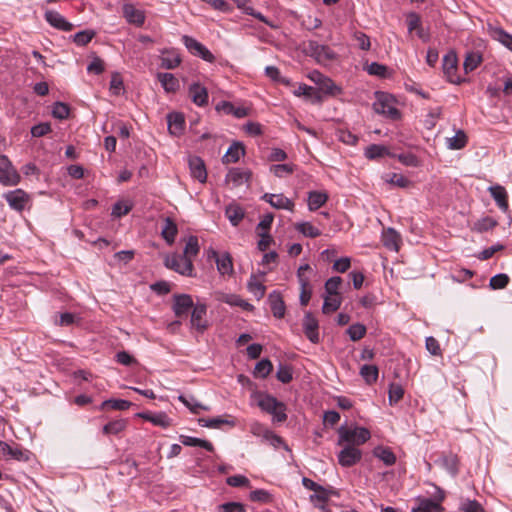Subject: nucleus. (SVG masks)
<instances>
[{
    "label": "nucleus",
    "mask_w": 512,
    "mask_h": 512,
    "mask_svg": "<svg viewBox=\"0 0 512 512\" xmlns=\"http://www.w3.org/2000/svg\"><path fill=\"white\" fill-rule=\"evenodd\" d=\"M189 97L198 106H203L208 102L207 89L199 83H193L189 86Z\"/></svg>",
    "instance_id": "a878e982"
},
{
    "label": "nucleus",
    "mask_w": 512,
    "mask_h": 512,
    "mask_svg": "<svg viewBox=\"0 0 512 512\" xmlns=\"http://www.w3.org/2000/svg\"><path fill=\"white\" fill-rule=\"evenodd\" d=\"M338 435L339 439L337 444L338 445H352V446H359L367 442L370 437V431L364 427H353L348 428L346 426H341L338 429Z\"/></svg>",
    "instance_id": "f03ea898"
},
{
    "label": "nucleus",
    "mask_w": 512,
    "mask_h": 512,
    "mask_svg": "<svg viewBox=\"0 0 512 512\" xmlns=\"http://www.w3.org/2000/svg\"><path fill=\"white\" fill-rule=\"evenodd\" d=\"M296 230L306 237L316 238L321 235V230L312 225L310 222L297 223Z\"/></svg>",
    "instance_id": "a18cd8bd"
},
{
    "label": "nucleus",
    "mask_w": 512,
    "mask_h": 512,
    "mask_svg": "<svg viewBox=\"0 0 512 512\" xmlns=\"http://www.w3.org/2000/svg\"><path fill=\"white\" fill-rule=\"evenodd\" d=\"M376 101L373 104V108L376 113L382 114L390 119H398L400 117L399 110L395 107L394 98L387 93H377Z\"/></svg>",
    "instance_id": "7ed1b4c3"
},
{
    "label": "nucleus",
    "mask_w": 512,
    "mask_h": 512,
    "mask_svg": "<svg viewBox=\"0 0 512 512\" xmlns=\"http://www.w3.org/2000/svg\"><path fill=\"white\" fill-rule=\"evenodd\" d=\"M457 71V56L454 52L447 53L443 58V72L449 82L459 84L460 78L456 75Z\"/></svg>",
    "instance_id": "f8f14e48"
},
{
    "label": "nucleus",
    "mask_w": 512,
    "mask_h": 512,
    "mask_svg": "<svg viewBox=\"0 0 512 512\" xmlns=\"http://www.w3.org/2000/svg\"><path fill=\"white\" fill-rule=\"evenodd\" d=\"M245 215V209L235 202L226 206V217L233 226H237L244 219Z\"/></svg>",
    "instance_id": "c756f323"
},
{
    "label": "nucleus",
    "mask_w": 512,
    "mask_h": 512,
    "mask_svg": "<svg viewBox=\"0 0 512 512\" xmlns=\"http://www.w3.org/2000/svg\"><path fill=\"white\" fill-rule=\"evenodd\" d=\"M272 314L276 318H283L286 311V306L283 301L281 294L277 291H273L268 297Z\"/></svg>",
    "instance_id": "393cba45"
},
{
    "label": "nucleus",
    "mask_w": 512,
    "mask_h": 512,
    "mask_svg": "<svg viewBox=\"0 0 512 512\" xmlns=\"http://www.w3.org/2000/svg\"><path fill=\"white\" fill-rule=\"evenodd\" d=\"M276 377L284 384L289 383L293 378L292 368L289 365L280 364L276 372Z\"/></svg>",
    "instance_id": "0e129e2a"
},
{
    "label": "nucleus",
    "mask_w": 512,
    "mask_h": 512,
    "mask_svg": "<svg viewBox=\"0 0 512 512\" xmlns=\"http://www.w3.org/2000/svg\"><path fill=\"white\" fill-rule=\"evenodd\" d=\"M194 306L192 297L189 294H175L173 296V312L176 317H187Z\"/></svg>",
    "instance_id": "0eeeda50"
},
{
    "label": "nucleus",
    "mask_w": 512,
    "mask_h": 512,
    "mask_svg": "<svg viewBox=\"0 0 512 512\" xmlns=\"http://www.w3.org/2000/svg\"><path fill=\"white\" fill-rule=\"evenodd\" d=\"M488 33L489 35L496 41L500 42L502 45L507 47L512 51V35L507 33L502 27L488 25Z\"/></svg>",
    "instance_id": "5701e85b"
},
{
    "label": "nucleus",
    "mask_w": 512,
    "mask_h": 512,
    "mask_svg": "<svg viewBox=\"0 0 512 512\" xmlns=\"http://www.w3.org/2000/svg\"><path fill=\"white\" fill-rule=\"evenodd\" d=\"M440 465L452 476H456L459 471V459L453 453L443 454L439 459Z\"/></svg>",
    "instance_id": "7c9ffc66"
},
{
    "label": "nucleus",
    "mask_w": 512,
    "mask_h": 512,
    "mask_svg": "<svg viewBox=\"0 0 512 512\" xmlns=\"http://www.w3.org/2000/svg\"><path fill=\"white\" fill-rule=\"evenodd\" d=\"M0 452L3 455L10 456L15 460H27V457H25L24 452L19 447H12L3 441H0Z\"/></svg>",
    "instance_id": "58836bf2"
},
{
    "label": "nucleus",
    "mask_w": 512,
    "mask_h": 512,
    "mask_svg": "<svg viewBox=\"0 0 512 512\" xmlns=\"http://www.w3.org/2000/svg\"><path fill=\"white\" fill-rule=\"evenodd\" d=\"M320 79L321 81L319 88L323 93L335 96L341 92V88L337 86L330 78L325 76L324 78Z\"/></svg>",
    "instance_id": "09e8293b"
},
{
    "label": "nucleus",
    "mask_w": 512,
    "mask_h": 512,
    "mask_svg": "<svg viewBox=\"0 0 512 512\" xmlns=\"http://www.w3.org/2000/svg\"><path fill=\"white\" fill-rule=\"evenodd\" d=\"M306 51L318 63H326L336 58V54L329 46L319 44L317 41H308Z\"/></svg>",
    "instance_id": "20e7f679"
},
{
    "label": "nucleus",
    "mask_w": 512,
    "mask_h": 512,
    "mask_svg": "<svg viewBox=\"0 0 512 512\" xmlns=\"http://www.w3.org/2000/svg\"><path fill=\"white\" fill-rule=\"evenodd\" d=\"M360 375L367 384H373L378 379L379 371L375 365H363L360 368Z\"/></svg>",
    "instance_id": "79ce46f5"
},
{
    "label": "nucleus",
    "mask_w": 512,
    "mask_h": 512,
    "mask_svg": "<svg viewBox=\"0 0 512 512\" xmlns=\"http://www.w3.org/2000/svg\"><path fill=\"white\" fill-rule=\"evenodd\" d=\"M165 265L181 275H193L194 266L192 260L186 259L182 255L173 254L172 256H167L165 258Z\"/></svg>",
    "instance_id": "39448f33"
},
{
    "label": "nucleus",
    "mask_w": 512,
    "mask_h": 512,
    "mask_svg": "<svg viewBox=\"0 0 512 512\" xmlns=\"http://www.w3.org/2000/svg\"><path fill=\"white\" fill-rule=\"evenodd\" d=\"M252 112L250 105L244 102L233 103L226 101V114H232L237 119H242L249 116Z\"/></svg>",
    "instance_id": "cd10ccee"
},
{
    "label": "nucleus",
    "mask_w": 512,
    "mask_h": 512,
    "mask_svg": "<svg viewBox=\"0 0 512 512\" xmlns=\"http://www.w3.org/2000/svg\"><path fill=\"white\" fill-rule=\"evenodd\" d=\"M388 154V149L383 145L372 144L365 149V156L368 159H377Z\"/></svg>",
    "instance_id": "8fccbe9b"
},
{
    "label": "nucleus",
    "mask_w": 512,
    "mask_h": 512,
    "mask_svg": "<svg viewBox=\"0 0 512 512\" xmlns=\"http://www.w3.org/2000/svg\"><path fill=\"white\" fill-rule=\"evenodd\" d=\"M248 288L251 293H253L257 299H261L266 292V287L259 282L256 277H252L248 283Z\"/></svg>",
    "instance_id": "e2e57ef3"
},
{
    "label": "nucleus",
    "mask_w": 512,
    "mask_h": 512,
    "mask_svg": "<svg viewBox=\"0 0 512 512\" xmlns=\"http://www.w3.org/2000/svg\"><path fill=\"white\" fill-rule=\"evenodd\" d=\"M95 36V32L91 30H84L74 35V42L79 46L88 44Z\"/></svg>",
    "instance_id": "338daca9"
},
{
    "label": "nucleus",
    "mask_w": 512,
    "mask_h": 512,
    "mask_svg": "<svg viewBox=\"0 0 512 512\" xmlns=\"http://www.w3.org/2000/svg\"><path fill=\"white\" fill-rule=\"evenodd\" d=\"M256 404L268 414L273 416L276 422H284L287 419L286 406L283 402L278 401L275 397L258 392L254 395Z\"/></svg>",
    "instance_id": "f257e3e1"
},
{
    "label": "nucleus",
    "mask_w": 512,
    "mask_h": 512,
    "mask_svg": "<svg viewBox=\"0 0 512 512\" xmlns=\"http://www.w3.org/2000/svg\"><path fill=\"white\" fill-rule=\"evenodd\" d=\"M463 512H485L482 505L476 500H466L461 504Z\"/></svg>",
    "instance_id": "774afa93"
},
{
    "label": "nucleus",
    "mask_w": 512,
    "mask_h": 512,
    "mask_svg": "<svg viewBox=\"0 0 512 512\" xmlns=\"http://www.w3.org/2000/svg\"><path fill=\"white\" fill-rule=\"evenodd\" d=\"M342 303V297L340 295H328L324 296V303L322 306V312L324 314H330L337 311Z\"/></svg>",
    "instance_id": "f704fd0d"
},
{
    "label": "nucleus",
    "mask_w": 512,
    "mask_h": 512,
    "mask_svg": "<svg viewBox=\"0 0 512 512\" xmlns=\"http://www.w3.org/2000/svg\"><path fill=\"white\" fill-rule=\"evenodd\" d=\"M252 173L247 168H232L226 174V184L232 183L234 186L249 185Z\"/></svg>",
    "instance_id": "9b49d317"
},
{
    "label": "nucleus",
    "mask_w": 512,
    "mask_h": 512,
    "mask_svg": "<svg viewBox=\"0 0 512 512\" xmlns=\"http://www.w3.org/2000/svg\"><path fill=\"white\" fill-rule=\"evenodd\" d=\"M273 365L270 360L262 359L254 368V375L258 378H266L272 371Z\"/></svg>",
    "instance_id": "49530a36"
},
{
    "label": "nucleus",
    "mask_w": 512,
    "mask_h": 512,
    "mask_svg": "<svg viewBox=\"0 0 512 512\" xmlns=\"http://www.w3.org/2000/svg\"><path fill=\"white\" fill-rule=\"evenodd\" d=\"M361 458V450L352 445H345L338 453V462L342 467H351L357 464Z\"/></svg>",
    "instance_id": "9d476101"
},
{
    "label": "nucleus",
    "mask_w": 512,
    "mask_h": 512,
    "mask_svg": "<svg viewBox=\"0 0 512 512\" xmlns=\"http://www.w3.org/2000/svg\"><path fill=\"white\" fill-rule=\"evenodd\" d=\"M179 401H181L192 413L198 414L201 410H206L207 408L199 403L196 398L192 395L185 396L179 395Z\"/></svg>",
    "instance_id": "a19ab883"
},
{
    "label": "nucleus",
    "mask_w": 512,
    "mask_h": 512,
    "mask_svg": "<svg viewBox=\"0 0 512 512\" xmlns=\"http://www.w3.org/2000/svg\"><path fill=\"white\" fill-rule=\"evenodd\" d=\"M157 78L166 92L174 93L179 89V81L173 74L158 73Z\"/></svg>",
    "instance_id": "72a5a7b5"
},
{
    "label": "nucleus",
    "mask_w": 512,
    "mask_h": 512,
    "mask_svg": "<svg viewBox=\"0 0 512 512\" xmlns=\"http://www.w3.org/2000/svg\"><path fill=\"white\" fill-rule=\"evenodd\" d=\"M180 441L185 446H191V447L199 446V447H202V448H204V449H206L208 451H212L213 450L212 444L210 442L206 441V440H203V439L181 435L180 436Z\"/></svg>",
    "instance_id": "37998d69"
},
{
    "label": "nucleus",
    "mask_w": 512,
    "mask_h": 512,
    "mask_svg": "<svg viewBox=\"0 0 512 512\" xmlns=\"http://www.w3.org/2000/svg\"><path fill=\"white\" fill-rule=\"evenodd\" d=\"M234 4L237 6L238 9H240L243 13L253 16L259 21L267 24L268 26L274 28L275 26L268 21V19L260 12H256L252 5L251 0H232Z\"/></svg>",
    "instance_id": "b1692460"
},
{
    "label": "nucleus",
    "mask_w": 512,
    "mask_h": 512,
    "mask_svg": "<svg viewBox=\"0 0 512 512\" xmlns=\"http://www.w3.org/2000/svg\"><path fill=\"white\" fill-rule=\"evenodd\" d=\"M447 143L450 149H462L467 143V136L464 131L458 130L453 137L447 138Z\"/></svg>",
    "instance_id": "c03bdc74"
},
{
    "label": "nucleus",
    "mask_w": 512,
    "mask_h": 512,
    "mask_svg": "<svg viewBox=\"0 0 512 512\" xmlns=\"http://www.w3.org/2000/svg\"><path fill=\"white\" fill-rule=\"evenodd\" d=\"M182 42L191 54L201 57L208 62H212L214 60L213 54L193 37L184 35L182 37Z\"/></svg>",
    "instance_id": "1a4fd4ad"
},
{
    "label": "nucleus",
    "mask_w": 512,
    "mask_h": 512,
    "mask_svg": "<svg viewBox=\"0 0 512 512\" xmlns=\"http://www.w3.org/2000/svg\"><path fill=\"white\" fill-rule=\"evenodd\" d=\"M70 113V108L67 104L63 102H56L52 109L53 117L63 120L68 118Z\"/></svg>",
    "instance_id": "69168bd1"
},
{
    "label": "nucleus",
    "mask_w": 512,
    "mask_h": 512,
    "mask_svg": "<svg viewBox=\"0 0 512 512\" xmlns=\"http://www.w3.org/2000/svg\"><path fill=\"white\" fill-rule=\"evenodd\" d=\"M388 394L390 405H395L403 398L404 389L400 384L392 383L389 386Z\"/></svg>",
    "instance_id": "5fc2aeb1"
},
{
    "label": "nucleus",
    "mask_w": 512,
    "mask_h": 512,
    "mask_svg": "<svg viewBox=\"0 0 512 512\" xmlns=\"http://www.w3.org/2000/svg\"><path fill=\"white\" fill-rule=\"evenodd\" d=\"M250 431L253 435L262 437L263 439L269 441L274 447H278L283 443L281 437L274 434L271 430H269L266 426H264L261 423H252L250 426Z\"/></svg>",
    "instance_id": "ddd939ff"
},
{
    "label": "nucleus",
    "mask_w": 512,
    "mask_h": 512,
    "mask_svg": "<svg viewBox=\"0 0 512 512\" xmlns=\"http://www.w3.org/2000/svg\"><path fill=\"white\" fill-rule=\"evenodd\" d=\"M206 306L203 304L194 305L191 310V327L202 332L206 328Z\"/></svg>",
    "instance_id": "aec40b11"
},
{
    "label": "nucleus",
    "mask_w": 512,
    "mask_h": 512,
    "mask_svg": "<svg viewBox=\"0 0 512 512\" xmlns=\"http://www.w3.org/2000/svg\"><path fill=\"white\" fill-rule=\"evenodd\" d=\"M181 63V58L177 53H167L161 57V67L164 69H174Z\"/></svg>",
    "instance_id": "6e6d98bb"
},
{
    "label": "nucleus",
    "mask_w": 512,
    "mask_h": 512,
    "mask_svg": "<svg viewBox=\"0 0 512 512\" xmlns=\"http://www.w3.org/2000/svg\"><path fill=\"white\" fill-rule=\"evenodd\" d=\"M19 181V175L13 168L6 155H0V182L5 185H15Z\"/></svg>",
    "instance_id": "6e6552de"
},
{
    "label": "nucleus",
    "mask_w": 512,
    "mask_h": 512,
    "mask_svg": "<svg viewBox=\"0 0 512 512\" xmlns=\"http://www.w3.org/2000/svg\"><path fill=\"white\" fill-rule=\"evenodd\" d=\"M328 200V195L323 192L312 191L308 196V208L310 211H315L322 207Z\"/></svg>",
    "instance_id": "e433bc0d"
},
{
    "label": "nucleus",
    "mask_w": 512,
    "mask_h": 512,
    "mask_svg": "<svg viewBox=\"0 0 512 512\" xmlns=\"http://www.w3.org/2000/svg\"><path fill=\"white\" fill-rule=\"evenodd\" d=\"M177 233L178 228L176 223L170 217L165 218L161 235L165 239L167 244L172 245L175 242Z\"/></svg>",
    "instance_id": "473e14b6"
},
{
    "label": "nucleus",
    "mask_w": 512,
    "mask_h": 512,
    "mask_svg": "<svg viewBox=\"0 0 512 512\" xmlns=\"http://www.w3.org/2000/svg\"><path fill=\"white\" fill-rule=\"evenodd\" d=\"M382 242L387 249L398 251L401 243L400 234L393 228H387L382 233Z\"/></svg>",
    "instance_id": "bb28decb"
},
{
    "label": "nucleus",
    "mask_w": 512,
    "mask_h": 512,
    "mask_svg": "<svg viewBox=\"0 0 512 512\" xmlns=\"http://www.w3.org/2000/svg\"><path fill=\"white\" fill-rule=\"evenodd\" d=\"M191 176L199 182L204 183L207 178V172L204 161L197 156H191L188 159Z\"/></svg>",
    "instance_id": "6ab92c4d"
},
{
    "label": "nucleus",
    "mask_w": 512,
    "mask_h": 512,
    "mask_svg": "<svg viewBox=\"0 0 512 512\" xmlns=\"http://www.w3.org/2000/svg\"><path fill=\"white\" fill-rule=\"evenodd\" d=\"M509 283V277L507 274L500 273L494 275L489 282V285L492 289H503L505 288Z\"/></svg>",
    "instance_id": "680f3d73"
},
{
    "label": "nucleus",
    "mask_w": 512,
    "mask_h": 512,
    "mask_svg": "<svg viewBox=\"0 0 512 512\" xmlns=\"http://www.w3.org/2000/svg\"><path fill=\"white\" fill-rule=\"evenodd\" d=\"M45 20L54 28L62 31H71L73 24L68 22L59 12L48 10L44 14Z\"/></svg>",
    "instance_id": "f3484780"
},
{
    "label": "nucleus",
    "mask_w": 512,
    "mask_h": 512,
    "mask_svg": "<svg viewBox=\"0 0 512 512\" xmlns=\"http://www.w3.org/2000/svg\"><path fill=\"white\" fill-rule=\"evenodd\" d=\"M497 225V221L492 217H485L478 220L473 227L477 232H486L492 230Z\"/></svg>",
    "instance_id": "13d9d810"
},
{
    "label": "nucleus",
    "mask_w": 512,
    "mask_h": 512,
    "mask_svg": "<svg viewBox=\"0 0 512 512\" xmlns=\"http://www.w3.org/2000/svg\"><path fill=\"white\" fill-rule=\"evenodd\" d=\"M384 180H385V182H387L391 185L398 186L401 188H406L410 184V181L406 177H404L402 174H398V173L386 174L384 176Z\"/></svg>",
    "instance_id": "603ef678"
},
{
    "label": "nucleus",
    "mask_w": 512,
    "mask_h": 512,
    "mask_svg": "<svg viewBox=\"0 0 512 512\" xmlns=\"http://www.w3.org/2000/svg\"><path fill=\"white\" fill-rule=\"evenodd\" d=\"M127 424L125 419L113 420L103 426L102 432L104 435H118L126 429Z\"/></svg>",
    "instance_id": "c9c22d12"
},
{
    "label": "nucleus",
    "mask_w": 512,
    "mask_h": 512,
    "mask_svg": "<svg viewBox=\"0 0 512 512\" xmlns=\"http://www.w3.org/2000/svg\"><path fill=\"white\" fill-rule=\"evenodd\" d=\"M347 333L352 341H358L365 336L366 327L363 324L356 323L347 329Z\"/></svg>",
    "instance_id": "052dcab7"
},
{
    "label": "nucleus",
    "mask_w": 512,
    "mask_h": 512,
    "mask_svg": "<svg viewBox=\"0 0 512 512\" xmlns=\"http://www.w3.org/2000/svg\"><path fill=\"white\" fill-rule=\"evenodd\" d=\"M245 145L241 141H233L226 149V162H238L245 155Z\"/></svg>",
    "instance_id": "2f4dec72"
},
{
    "label": "nucleus",
    "mask_w": 512,
    "mask_h": 512,
    "mask_svg": "<svg viewBox=\"0 0 512 512\" xmlns=\"http://www.w3.org/2000/svg\"><path fill=\"white\" fill-rule=\"evenodd\" d=\"M140 418L151 422L155 426L167 428L172 425V420L165 412L150 413L142 412L137 414Z\"/></svg>",
    "instance_id": "4be33fe9"
},
{
    "label": "nucleus",
    "mask_w": 512,
    "mask_h": 512,
    "mask_svg": "<svg viewBox=\"0 0 512 512\" xmlns=\"http://www.w3.org/2000/svg\"><path fill=\"white\" fill-rule=\"evenodd\" d=\"M123 16L128 23L142 26L145 22V14L142 10L137 9L133 4L126 3L122 7Z\"/></svg>",
    "instance_id": "dca6fc26"
},
{
    "label": "nucleus",
    "mask_w": 512,
    "mask_h": 512,
    "mask_svg": "<svg viewBox=\"0 0 512 512\" xmlns=\"http://www.w3.org/2000/svg\"><path fill=\"white\" fill-rule=\"evenodd\" d=\"M481 61L482 57L480 54L475 52L468 53L463 64L466 73L475 70L480 65Z\"/></svg>",
    "instance_id": "864d4df0"
},
{
    "label": "nucleus",
    "mask_w": 512,
    "mask_h": 512,
    "mask_svg": "<svg viewBox=\"0 0 512 512\" xmlns=\"http://www.w3.org/2000/svg\"><path fill=\"white\" fill-rule=\"evenodd\" d=\"M261 199L265 202H268L275 209H285L292 211L294 208L293 201L283 194L265 193Z\"/></svg>",
    "instance_id": "2eb2a0df"
},
{
    "label": "nucleus",
    "mask_w": 512,
    "mask_h": 512,
    "mask_svg": "<svg viewBox=\"0 0 512 512\" xmlns=\"http://www.w3.org/2000/svg\"><path fill=\"white\" fill-rule=\"evenodd\" d=\"M132 405L131 402L122 399H109L102 402L100 409H104L106 406H110L114 410H127Z\"/></svg>",
    "instance_id": "4d7b16f0"
},
{
    "label": "nucleus",
    "mask_w": 512,
    "mask_h": 512,
    "mask_svg": "<svg viewBox=\"0 0 512 512\" xmlns=\"http://www.w3.org/2000/svg\"><path fill=\"white\" fill-rule=\"evenodd\" d=\"M168 130L172 135L178 136L184 130L185 119L180 113H170L167 115Z\"/></svg>",
    "instance_id": "c85d7f7f"
},
{
    "label": "nucleus",
    "mask_w": 512,
    "mask_h": 512,
    "mask_svg": "<svg viewBox=\"0 0 512 512\" xmlns=\"http://www.w3.org/2000/svg\"><path fill=\"white\" fill-rule=\"evenodd\" d=\"M303 330L306 335V337L312 342V343H318L319 342V324L317 319L312 315V313L307 312L303 318Z\"/></svg>",
    "instance_id": "4468645a"
},
{
    "label": "nucleus",
    "mask_w": 512,
    "mask_h": 512,
    "mask_svg": "<svg viewBox=\"0 0 512 512\" xmlns=\"http://www.w3.org/2000/svg\"><path fill=\"white\" fill-rule=\"evenodd\" d=\"M299 284H300L299 301L302 306H306V305H308V303L311 299V295H312V288L310 285V281L300 279Z\"/></svg>",
    "instance_id": "3c124183"
},
{
    "label": "nucleus",
    "mask_w": 512,
    "mask_h": 512,
    "mask_svg": "<svg viewBox=\"0 0 512 512\" xmlns=\"http://www.w3.org/2000/svg\"><path fill=\"white\" fill-rule=\"evenodd\" d=\"M296 169L294 164H274L270 166V172L278 178H283L286 175L292 174Z\"/></svg>",
    "instance_id": "de8ad7c7"
},
{
    "label": "nucleus",
    "mask_w": 512,
    "mask_h": 512,
    "mask_svg": "<svg viewBox=\"0 0 512 512\" xmlns=\"http://www.w3.org/2000/svg\"><path fill=\"white\" fill-rule=\"evenodd\" d=\"M200 246L198 242V238L196 236H189L186 240V245L183 251V257L186 259H193V257L197 256L199 253Z\"/></svg>",
    "instance_id": "4c0bfd02"
},
{
    "label": "nucleus",
    "mask_w": 512,
    "mask_h": 512,
    "mask_svg": "<svg viewBox=\"0 0 512 512\" xmlns=\"http://www.w3.org/2000/svg\"><path fill=\"white\" fill-rule=\"evenodd\" d=\"M342 284V279L339 276L329 278L325 283V294L340 295L339 288Z\"/></svg>",
    "instance_id": "bf43d9fd"
},
{
    "label": "nucleus",
    "mask_w": 512,
    "mask_h": 512,
    "mask_svg": "<svg viewBox=\"0 0 512 512\" xmlns=\"http://www.w3.org/2000/svg\"><path fill=\"white\" fill-rule=\"evenodd\" d=\"M374 455L387 466H391L396 462V456L390 448L377 447L374 450Z\"/></svg>",
    "instance_id": "ea45409f"
},
{
    "label": "nucleus",
    "mask_w": 512,
    "mask_h": 512,
    "mask_svg": "<svg viewBox=\"0 0 512 512\" xmlns=\"http://www.w3.org/2000/svg\"><path fill=\"white\" fill-rule=\"evenodd\" d=\"M488 191L490 192L491 197L496 202L497 206L504 212H506L509 208L508 204V194L506 189L499 185H492L488 188Z\"/></svg>",
    "instance_id": "412c9836"
},
{
    "label": "nucleus",
    "mask_w": 512,
    "mask_h": 512,
    "mask_svg": "<svg viewBox=\"0 0 512 512\" xmlns=\"http://www.w3.org/2000/svg\"><path fill=\"white\" fill-rule=\"evenodd\" d=\"M5 199L11 208L22 211L29 200V196L23 190L17 189L7 193Z\"/></svg>",
    "instance_id": "a211bd4d"
},
{
    "label": "nucleus",
    "mask_w": 512,
    "mask_h": 512,
    "mask_svg": "<svg viewBox=\"0 0 512 512\" xmlns=\"http://www.w3.org/2000/svg\"><path fill=\"white\" fill-rule=\"evenodd\" d=\"M444 499V494L439 490V496H436L434 500L429 498L418 497L416 506L412 507L411 512H442L443 507L441 502Z\"/></svg>",
    "instance_id": "423d86ee"
}]
</instances>
